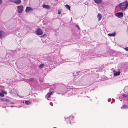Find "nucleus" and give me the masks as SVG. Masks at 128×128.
Returning <instances> with one entry per match:
<instances>
[{
	"mask_svg": "<svg viewBox=\"0 0 128 128\" xmlns=\"http://www.w3.org/2000/svg\"><path fill=\"white\" fill-rule=\"evenodd\" d=\"M124 93L119 98L120 101L123 100H126V103L121 107L122 109H125L128 108V86H126L124 88Z\"/></svg>",
	"mask_w": 128,
	"mask_h": 128,
	"instance_id": "obj_1",
	"label": "nucleus"
},
{
	"mask_svg": "<svg viewBox=\"0 0 128 128\" xmlns=\"http://www.w3.org/2000/svg\"><path fill=\"white\" fill-rule=\"evenodd\" d=\"M119 6L121 10H124L126 9L127 8L128 6V2L126 1L124 2L120 3Z\"/></svg>",
	"mask_w": 128,
	"mask_h": 128,
	"instance_id": "obj_2",
	"label": "nucleus"
},
{
	"mask_svg": "<svg viewBox=\"0 0 128 128\" xmlns=\"http://www.w3.org/2000/svg\"><path fill=\"white\" fill-rule=\"evenodd\" d=\"M74 118V116H71L70 117H65V120L68 122L70 123L71 124H72L74 122L73 121L72 119Z\"/></svg>",
	"mask_w": 128,
	"mask_h": 128,
	"instance_id": "obj_3",
	"label": "nucleus"
},
{
	"mask_svg": "<svg viewBox=\"0 0 128 128\" xmlns=\"http://www.w3.org/2000/svg\"><path fill=\"white\" fill-rule=\"evenodd\" d=\"M24 7L22 6H19L17 7V10L18 12L19 13H22Z\"/></svg>",
	"mask_w": 128,
	"mask_h": 128,
	"instance_id": "obj_4",
	"label": "nucleus"
},
{
	"mask_svg": "<svg viewBox=\"0 0 128 128\" xmlns=\"http://www.w3.org/2000/svg\"><path fill=\"white\" fill-rule=\"evenodd\" d=\"M36 33L37 35H40L43 34V32L41 29L38 28L36 31Z\"/></svg>",
	"mask_w": 128,
	"mask_h": 128,
	"instance_id": "obj_5",
	"label": "nucleus"
},
{
	"mask_svg": "<svg viewBox=\"0 0 128 128\" xmlns=\"http://www.w3.org/2000/svg\"><path fill=\"white\" fill-rule=\"evenodd\" d=\"M6 36L4 32L2 31H0V38H2Z\"/></svg>",
	"mask_w": 128,
	"mask_h": 128,
	"instance_id": "obj_6",
	"label": "nucleus"
},
{
	"mask_svg": "<svg viewBox=\"0 0 128 128\" xmlns=\"http://www.w3.org/2000/svg\"><path fill=\"white\" fill-rule=\"evenodd\" d=\"M116 16L119 18L122 17L123 16V14L122 12H117L116 14Z\"/></svg>",
	"mask_w": 128,
	"mask_h": 128,
	"instance_id": "obj_7",
	"label": "nucleus"
},
{
	"mask_svg": "<svg viewBox=\"0 0 128 128\" xmlns=\"http://www.w3.org/2000/svg\"><path fill=\"white\" fill-rule=\"evenodd\" d=\"M14 1V3L17 4H19L21 2V0H15Z\"/></svg>",
	"mask_w": 128,
	"mask_h": 128,
	"instance_id": "obj_8",
	"label": "nucleus"
},
{
	"mask_svg": "<svg viewBox=\"0 0 128 128\" xmlns=\"http://www.w3.org/2000/svg\"><path fill=\"white\" fill-rule=\"evenodd\" d=\"M32 10V9L31 8H30L28 7H27L26 9V12H29V11L31 10Z\"/></svg>",
	"mask_w": 128,
	"mask_h": 128,
	"instance_id": "obj_9",
	"label": "nucleus"
},
{
	"mask_svg": "<svg viewBox=\"0 0 128 128\" xmlns=\"http://www.w3.org/2000/svg\"><path fill=\"white\" fill-rule=\"evenodd\" d=\"M98 21H100L102 18V16L100 14H98L97 16Z\"/></svg>",
	"mask_w": 128,
	"mask_h": 128,
	"instance_id": "obj_10",
	"label": "nucleus"
},
{
	"mask_svg": "<svg viewBox=\"0 0 128 128\" xmlns=\"http://www.w3.org/2000/svg\"><path fill=\"white\" fill-rule=\"evenodd\" d=\"M51 91V90H50V92L48 93V98L50 97V96L51 95H52L53 94L54 92L53 91H52L50 92Z\"/></svg>",
	"mask_w": 128,
	"mask_h": 128,
	"instance_id": "obj_11",
	"label": "nucleus"
},
{
	"mask_svg": "<svg viewBox=\"0 0 128 128\" xmlns=\"http://www.w3.org/2000/svg\"><path fill=\"white\" fill-rule=\"evenodd\" d=\"M115 35L116 32H115L112 34H108V36H114Z\"/></svg>",
	"mask_w": 128,
	"mask_h": 128,
	"instance_id": "obj_12",
	"label": "nucleus"
},
{
	"mask_svg": "<svg viewBox=\"0 0 128 128\" xmlns=\"http://www.w3.org/2000/svg\"><path fill=\"white\" fill-rule=\"evenodd\" d=\"M95 2L97 4H100L102 2V0H94Z\"/></svg>",
	"mask_w": 128,
	"mask_h": 128,
	"instance_id": "obj_13",
	"label": "nucleus"
},
{
	"mask_svg": "<svg viewBox=\"0 0 128 128\" xmlns=\"http://www.w3.org/2000/svg\"><path fill=\"white\" fill-rule=\"evenodd\" d=\"M120 72H116L114 73V75L115 76H117L120 75Z\"/></svg>",
	"mask_w": 128,
	"mask_h": 128,
	"instance_id": "obj_14",
	"label": "nucleus"
},
{
	"mask_svg": "<svg viewBox=\"0 0 128 128\" xmlns=\"http://www.w3.org/2000/svg\"><path fill=\"white\" fill-rule=\"evenodd\" d=\"M66 7L68 10H70V6L68 4H66L65 6Z\"/></svg>",
	"mask_w": 128,
	"mask_h": 128,
	"instance_id": "obj_15",
	"label": "nucleus"
},
{
	"mask_svg": "<svg viewBox=\"0 0 128 128\" xmlns=\"http://www.w3.org/2000/svg\"><path fill=\"white\" fill-rule=\"evenodd\" d=\"M44 64H40L39 66V67L41 69L44 66Z\"/></svg>",
	"mask_w": 128,
	"mask_h": 128,
	"instance_id": "obj_16",
	"label": "nucleus"
},
{
	"mask_svg": "<svg viewBox=\"0 0 128 128\" xmlns=\"http://www.w3.org/2000/svg\"><path fill=\"white\" fill-rule=\"evenodd\" d=\"M42 6L44 8H48V5H46L44 4H43Z\"/></svg>",
	"mask_w": 128,
	"mask_h": 128,
	"instance_id": "obj_17",
	"label": "nucleus"
},
{
	"mask_svg": "<svg viewBox=\"0 0 128 128\" xmlns=\"http://www.w3.org/2000/svg\"><path fill=\"white\" fill-rule=\"evenodd\" d=\"M28 80L30 81H32L34 80V78H31Z\"/></svg>",
	"mask_w": 128,
	"mask_h": 128,
	"instance_id": "obj_18",
	"label": "nucleus"
},
{
	"mask_svg": "<svg viewBox=\"0 0 128 128\" xmlns=\"http://www.w3.org/2000/svg\"><path fill=\"white\" fill-rule=\"evenodd\" d=\"M25 103L27 104H30V102L28 101H26L25 102Z\"/></svg>",
	"mask_w": 128,
	"mask_h": 128,
	"instance_id": "obj_19",
	"label": "nucleus"
},
{
	"mask_svg": "<svg viewBox=\"0 0 128 128\" xmlns=\"http://www.w3.org/2000/svg\"><path fill=\"white\" fill-rule=\"evenodd\" d=\"M0 96L2 97H4V95L2 93L0 92Z\"/></svg>",
	"mask_w": 128,
	"mask_h": 128,
	"instance_id": "obj_20",
	"label": "nucleus"
},
{
	"mask_svg": "<svg viewBox=\"0 0 128 128\" xmlns=\"http://www.w3.org/2000/svg\"><path fill=\"white\" fill-rule=\"evenodd\" d=\"M2 92L4 94H7L6 92L5 91H3Z\"/></svg>",
	"mask_w": 128,
	"mask_h": 128,
	"instance_id": "obj_21",
	"label": "nucleus"
},
{
	"mask_svg": "<svg viewBox=\"0 0 128 128\" xmlns=\"http://www.w3.org/2000/svg\"><path fill=\"white\" fill-rule=\"evenodd\" d=\"M124 49L126 51H128V47H127L125 48Z\"/></svg>",
	"mask_w": 128,
	"mask_h": 128,
	"instance_id": "obj_22",
	"label": "nucleus"
},
{
	"mask_svg": "<svg viewBox=\"0 0 128 128\" xmlns=\"http://www.w3.org/2000/svg\"><path fill=\"white\" fill-rule=\"evenodd\" d=\"M76 27L77 28H78V30L79 29H80V28H79V26H78V25H76Z\"/></svg>",
	"mask_w": 128,
	"mask_h": 128,
	"instance_id": "obj_23",
	"label": "nucleus"
},
{
	"mask_svg": "<svg viewBox=\"0 0 128 128\" xmlns=\"http://www.w3.org/2000/svg\"><path fill=\"white\" fill-rule=\"evenodd\" d=\"M61 13V12L59 10H58V14H60Z\"/></svg>",
	"mask_w": 128,
	"mask_h": 128,
	"instance_id": "obj_24",
	"label": "nucleus"
},
{
	"mask_svg": "<svg viewBox=\"0 0 128 128\" xmlns=\"http://www.w3.org/2000/svg\"><path fill=\"white\" fill-rule=\"evenodd\" d=\"M15 0H9V1L11 2H12L13 3H14V1Z\"/></svg>",
	"mask_w": 128,
	"mask_h": 128,
	"instance_id": "obj_25",
	"label": "nucleus"
},
{
	"mask_svg": "<svg viewBox=\"0 0 128 128\" xmlns=\"http://www.w3.org/2000/svg\"><path fill=\"white\" fill-rule=\"evenodd\" d=\"M2 3V1L1 0H0V4Z\"/></svg>",
	"mask_w": 128,
	"mask_h": 128,
	"instance_id": "obj_26",
	"label": "nucleus"
},
{
	"mask_svg": "<svg viewBox=\"0 0 128 128\" xmlns=\"http://www.w3.org/2000/svg\"><path fill=\"white\" fill-rule=\"evenodd\" d=\"M99 81V80L98 79H97V80H95V81Z\"/></svg>",
	"mask_w": 128,
	"mask_h": 128,
	"instance_id": "obj_27",
	"label": "nucleus"
},
{
	"mask_svg": "<svg viewBox=\"0 0 128 128\" xmlns=\"http://www.w3.org/2000/svg\"><path fill=\"white\" fill-rule=\"evenodd\" d=\"M98 56H98L97 55H96L95 56L96 57Z\"/></svg>",
	"mask_w": 128,
	"mask_h": 128,
	"instance_id": "obj_28",
	"label": "nucleus"
},
{
	"mask_svg": "<svg viewBox=\"0 0 128 128\" xmlns=\"http://www.w3.org/2000/svg\"><path fill=\"white\" fill-rule=\"evenodd\" d=\"M57 33L56 34H55V35H56V36H57Z\"/></svg>",
	"mask_w": 128,
	"mask_h": 128,
	"instance_id": "obj_29",
	"label": "nucleus"
},
{
	"mask_svg": "<svg viewBox=\"0 0 128 128\" xmlns=\"http://www.w3.org/2000/svg\"><path fill=\"white\" fill-rule=\"evenodd\" d=\"M52 103V102H50V105H51V104Z\"/></svg>",
	"mask_w": 128,
	"mask_h": 128,
	"instance_id": "obj_30",
	"label": "nucleus"
},
{
	"mask_svg": "<svg viewBox=\"0 0 128 128\" xmlns=\"http://www.w3.org/2000/svg\"><path fill=\"white\" fill-rule=\"evenodd\" d=\"M48 9H49L50 7L49 6H48Z\"/></svg>",
	"mask_w": 128,
	"mask_h": 128,
	"instance_id": "obj_31",
	"label": "nucleus"
},
{
	"mask_svg": "<svg viewBox=\"0 0 128 128\" xmlns=\"http://www.w3.org/2000/svg\"><path fill=\"white\" fill-rule=\"evenodd\" d=\"M50 70H51V68H50V70H48V71H50Z\"/></svg>",
	"mask_w": 128,
	"mask_h": 128,
	"instance_id": "obj_32",
	"label": "nucleus"
},
{
	"mask_svg": "<svg viewBox=\"0 0 128 128\" xmlns=\"http://www.w3.org/2000/svg\"><path fill=\"white\" fill-rule=\"evenodd\" d=\"M58 94H60V93H59L58 92Z\"/></svg>",
	"mask_w": 128,
	"mask_h": 128,
	"instance_id": "obj_33",
	"label": "nucleus"
},
{
	"mask_svg": "<svg viewBox=\"0 0 128 128\" xmlns=\"http://www.w3.org/2000/svg\"><path fill=\"white\" fill-rule=\"evenodd\" d=\"M57 92H58V90H57Z\"/></svg>",
	"mask_w": 128,
	"mask_h": 128,
	"instance_id": "obj_34",
	"label": "nucleus"
},
{
	"mask_svg": "<svg viewBox=\"0 0 128 128\" xmlns=\"http://www.w3.org/2000/svg\"><path fill=\"white\" fill-rule=\"evenodd\" d=\"M112 102H111V104H112Z\"/></svg>",
	"mask_w": 128,
	"mask_h": 128,
	"instance_id": "obj_35",
	"label": "nucleus"
}]
</instances>
